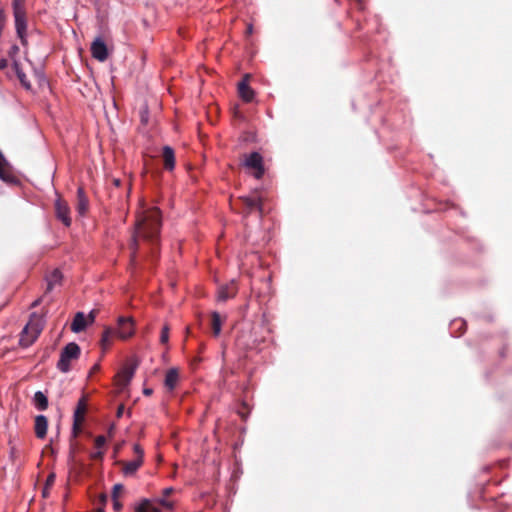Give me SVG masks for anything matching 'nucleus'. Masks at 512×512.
<instances>
[{
	"label": "nucleus",
	"instance_id": "obj_34",
	"mask_svg": "<svg viewBox=\"0 0 512 512\" xmlns=\"http://www.w3.org/2000/svg\"><path fill=\"white\" fill-rule=\"evenodd\" d=\"M134 452L136 453L137 457H141V460L143 461L144 452L138 444L134 445Z\"/></svg>",
	"mask_w": 512,
	"mask_h": 512
},
{
	"label": "nucleus",
	"instance_id": "obj_28",
	"mask_svg": "<svg viewBox=\"0 0 512 512\" xmlns=\"http://www.w3.org/2000/svg\"><path fill=\"white\" fill-rule=\"evenodd\" d=\"M237 413L243 420H246V418L248 417V415L250 413V408L246 403L243 402L241 404V407L238 409Z\"/></svg>",
	"mask_w": 512,
	"mask_h": 512
},
{
	"label": "nucleus",
	"instance_id": "obj_18",
	"mask_svg": "<svg viewBox=\"0 0 512 512\" xmlns=\"http://www.w3.org/2000/svg\"><path fill=\"white\" fill-rule=\"evenodd\" d=\"M179 381V371L171 368L166 372L164 385L169 391H173Z\"/></svg>",
	"mask_w": 512,
	"mask_h": 512
},
{
	"label": "nucleus",
	"instance_id": "obj_33",
	"mask_svg": "<svg viewBox=\"0 0 512 512\" xmlns=\"http://www.w3.org/2000/svg\"><path fill=\"white\" fill-rule=\"evenodd\" d=\"M113 500V509L115 512H120L123 505L118 499H112Z\"/></svg>",
	"mask_w": 512,
	"mask_h": 512
},
{
	"label": "nucleus",
	"instance_id": "obj_6",
	"mask_svg": "<svg viewBox=\"0 0 512 512\" xmlns=\"http://www.w3.org/2000/svg\"><path fill=\"white\" fill-rule=\"evenodd\" d=\"M244 165L247 168L254 170L253 175L256 179H261L265 174L263 157L258 152H252L249 154L245 159Z\"/></svg>",
	"mask_w": 512,
	"mask_h": 512
},
{
	"label": "nucleus",
	"instance_id": "obj_3",
	"mask_svg": "<svg viewBox=\"0 0 512 512\" xmlns=\"http://www.w3.org/2000/svg\"><path fill=\"white\" fill-rule=\"evenodd\" d=\"M80 354L81 349L77 343H68L60 352V358L56 365L57 369L62 373L69 372L72 363L79 359Z\"/></svg>",
	"mask_w": 512,
	"mask_h": 512
},
{
	"label": "nucleus",
	"instance_id": "obj_47",
	"mask_svg": "<svg viewBox=\"0 0 512 512\" xmlns=\"http://www.w3.org/2000/svg\"><path fill=\"white\" fill-rule=\"evenodd\" d=\"M97 512H104V510L101 508V509H99Z\"/></svg>",
	"mask_w": 512,
	"mask_h": 512
},
{
	"label": "nucleus",
	"instance_id": "obj_25",
	"mask_svg": "<svg viewBox=\"0 0 512 512\" xmlns=\"http://www.w3.org/2000/svg\"><path fill=\"white\" fill-rule=\"evenodd\" d=\"M11 175L9 172L7 161L5 160L4 156L0 152V178L8 181L10 179Z\"/></svg>",
	"mask_w": 512,
	"mask_h": 512
},
{
	"label": "nucleus",
	"instance_id": "obj_17",
	"mask_svg": "<svg viewBox=\"0 0 512 512\" xmlns=\"http://www.w3.org/2000/svg\"><path fill=\"white\" fill-rule=\"evenodd\" d=\"M89 208V201L85 194V191L82 187H79L77 190V212L83 216L86 214Z\"/></svg>",
	"mask_w": 512,
	"mask_h": 512
},
{
	"label": "nucleus",
	"instance_id": "obj_13",
	"mask_svg": "<svg viewBox=\"0 0 512 512\" xmlns=\"http://www.w3.org/2000/svg\"><path fill=\"white\" fill-rule=\"evenodd\" d=\"M48 419L44 415H38L35 417L34 430L35 435L39 439H44L47 434Z\"/></svg>",
	"mask_w": 512,
	"mask_h": 512
},
{
	"label": "nucleus",
	"instance_id": "obj_36",
	"mask_svg": "<svg viewBox=\"0 0 512 512\" xmlns=\"http://www.w3.org/2000/svg\"><path fill=\"white\" fill-rule=\"evenodd\" d=\"M147 121H148V111H147V109H144L141 111V122L143 124H146Z\"/></svg>",
	"mask_w": 512,
	"mask_h": 512
},
{
	"label": "nucleus",
	"instance_id": "obj_31",
	"mask_svg": "<svg viewBox=\"0 0 512 512\" xmlns=\"http://www.w3.org/2000/svg\"><path fill=\"white\" fill-rule=\"evenodd\" d=\"M54 482H55V474L51 473V474L48 475V477L46 479L45 486L51 488L53 486Z\"/></svg>",
	"mask_w": 512,
	"mask_h": 512
},
{
	"label": "nucleus",
	"instance_id": "obj_16",
	"mask_svg": "<svg viewBox=\"0 0 512 512\" xmlns=\"http://www.w3.org/2000/svg\"><path fill=\"white\" fill-rule=\"evenodd\" d=\"M134 374V368L133 367H125L121 371L117 373L115 376L116 384L120 386L121 388L125 387L130 380L132 379Z\"/></svg>",
	"mask_w": 512,
	"mask_h": 512
},
{
	"label": "nucleus",
	"instance_id": "obj_20",
	"mask_svg": "<svg viewBox=\"0 0 512 512\" xmlns=\"http://www.w3.org/2000/svg\"><path fill=\"white\" fill-rule=\"evenodd\" d=\"M135 512H161L149 499H143L135 506Z\"/></svg>",
	"mask_w": 512,
	"mask_h": 512
},
{
	"label": "nucleus",
	"instance_id": "obj_26",
	"mask_svg": "<svg viewBox=\"0 0 512 512\" xmlns=\"http://www.w3.org/2000/svg\"><path fill=\"white\" fill-rule=\"evenodd\" d=\"M84 420L73 418L72 435L74 438L78 437L81 433V426Z\"/></svg>",
	"mask_w": 512,
	"mask_h": 512
},
{
	"label": "nucleus",
	"instance_id": "obj_45",
	"mask_svg": "<svg viewBox=\"0 0 512 512\" xmlns=\"http://www.w3.org/2000/svg\"><path fill=\"white\" fill-rule=\"evenodd\" d=\"M252 30H253L252 25H248V26H247V30H246L247 34H251V33H252Z\"/></svg>",
	"mask_w": 512,
	"mask_h": 512
},
{
	"label": "nucleus",
	"instance_id": "obj_5",
	"mask_svg": "<svg viewBox=\"0 0 512 512\" xmlns=\"http://www.w3.org/2000/svg\"><path fill=\"white\" fill-rule=\"evenodd\" d=\"M13 14L15 18V27L21 42L24 44L25 33H26V14L23 7V0H14L13 2Z\"/></svg>",
	"mask_w": 512,
	"mask_h": 512
},
{
	"label": "nucleus",
	"instance_id": "obj_29",
	"mask_svg": "<svg viewBox=\"0 0 512 512\" xmlns=\"http://www.w3.org/2000/svg\"><path fill=\"white\" fill-rule=\"evenodd\" d=\"M124 486L122 484H115L112 490V499H118L119 495L123 492Z\"/></svg>",
	"mask_w": 512,
	"mask_h": 512
},
{
	"label": "nucleus",
	"instance_id": "obj_7",
	"mask_svg": "<svg viewBox=\"0 0 512 512\" xmlns=\"http://www.w3.org/2000/svg\"><path fill=\"white\" fill-rule=\"evenodd\" d=\"M55 214L57 219H59L66 227L71 225L70 208L68 203L61 197H58L55 202Z\"/></svg>",
	"mask_w": 512,
	"mask_h": 512
},
{
	"label": "nucleus",
	"instance_id": "obj_46",
	"mask_svg": "<svg viewBox=\"0 0 512 512\" xmlns=\"http://www.w3.org/2000/svg\"><path fill=\"white\" fill-rule=\"evenodd\" d=\"M144 393H145L146 395H150V394L152 393V390H151V389H145V390H144Z\"/></svg>",
	"mask_w": 512,
	"mask_h": 512
},
{
	"label": "nucleus",
	"instance_id": "obj_22",
	"mask_svg": "<svg viewBox=\"0 0 512 512\" xmlns=\"http://www.w3.org/2000/svg\"><path fill=\"white\" fill-rule=\"evenodd\" d=\"M86 411H87L86 398L81 397L77 403L76 408H75L73 418L84 420Z\"/></svg>",
	"mask_w": 512,
	"mask_h": 512
},
{
	"label": "nucleus",
	"instance_id": "obj_8",
	"mask_svg": "<svg viewBox=\"0 0 512 512\" xmlns=\"http://www.w3.org/2000/svg\"><path fill=\"white\" fill-rule=\"evenodd\" d=\"M117 334L122 339H127L134 334V320L132 317H119Z\"/></svg>",
	"mask_w": 512,
	"mask_h": 512
},
{
	"label": "nucleus",
	"instance_id": "obj_23",
	"mask_svg": "<svg viewBox=\"0 0 512 512\" xmlns=\"http://www.w3.org/2000/svg\"><path fill=\"white\" fill-rule=\"evenodd\" d=\"M222 318L218 312H213L211 315V327L214 336H218L221 332Z\"/></svg>",
	"mask_w": 512,
	"mask_h": 512
},
{
	"label": "nucleus",
	"instance_id": "obj_43",
	"mask_svg": "<svg viewBox=\"0 0 512 512\" xmlns=\"http://www.w3.org/2000/svg\"><path fill=\"white\" fill-rule=\"evenodd\" d=\"M49 489H50V487H47V486L44 487V489L42 491L43 497H48Z\"/></svg>",
	"mask_w": 512,
	"mask_h": 512
},
{
	"label": "nucleus",
	"instance_id": "obj_4",
	"mask_svg": "<svg viewBox=\"0 0 512 512\" xmlns=\"http://www.w3.org/2000/svg\"><path fill=\"white\" fill-rule=\"evenodd\" d=\"M238 201L241 203L240 212L247 217L254 211H258L259 215H263V203L260 193L255 190L250 195L240 196Z\"/></svg>",
	"mask_w": 512,
	"mask_h": 512
},
{
	"label": "nucleus",
	"instance_id": "obj_10",
	"mask_svg": "<svg viewBox=\"0 0 512 512\" xmlns=\"http://www.w3.org/2000/svg\"><path fill=\"white\" fill-rule=\"evenodd\" d=\"M251 76L246 74L243 79L238 83V93L241 99L245 102H251L254 98V91L249 85Z\"/></svg>",
	"mask_w": 512,
	"mask_h": 512
},
{
	"label": "nucleus",
	"instance_id": "obj_35",
	"mask_svg": "<svg viewBox=\"0 0 512 512\" xmlns=\"http://www.w3.org/2000/svg\"><path fill=\"white\" fill-rule=\"evenodd\" d=\"M159 503H160L163 507L168 508V509H172V507H173V503H172V502H170V501H168V500H166L165 498H162V499L159 501Z\"/></svg>",
	"mask_w": 512,
	"mask_h": 512
},
{
	"label": "nucleus",
	"instance_id": "obj_15",
	"mask_svg": "<svg viewBox=\"0 0 512 512\" xmlns=\"http://www.w3.org/2000/svg\"><path fill=\"white\" fill-rule=\"evenodd\" d=\"M88 326V321L83 312H77L73 318L71 323V331L74 333H80L86 329Z\"/></svg>",
	"mask_w": 512,
	"mask_h": 512
},
{
	"label": "nucleus",
	"instance_id": "obj_41",
	"mask_svg": "<svg viewBox=\"0 0 512 512\" xmlns=\"http://www.w3.org/2000/svg\"><path fill=\"white\" fill-rule=\"evenodd\" d=\"M6 67H7V60L6 59H1L0 60V70H3Z\"/></svg>",
	"mask_w": 512,
	"mask_h": 512
},
{
	"label": "nucleus",
	"instance_id": "obj_27",
	"mask_svg": "<svg viewBox=\"0 0 512 512\" xmlns=\"http://www.w3.org/2000/svg\"><path fill=\"white\" fill-rule=\"evenodd\" d=\"M169 333H170V327L168 324H165L162 327L161 335H160V342L162 344H167L169 341Z\"/></svg>",
	"mask_w": 512,
	"mask_h": 512
},
{
	"label": "nucleus",
	"instance_id": "obj_9",
	"mask_svg": "<svg viewBox=\"0 0 512 512\" xmlns=\"http://www.w3.org/2000/svg\"><path fill=\"white\" fill-rule=\"evenodd\" d=\"M92 57L100 62H104L108 58V49L105 42L101 38H96L90 48Z\"/></svg>",
	"mask_w": 512,
	"mask_h": 512
},
{
	"label": "nucleus",
	"instance_id": "obj_1",
	"mask_svg": "<svg viewBox=\"0 0 512 512\" xmlns=\"http://www.w3.org/2000/svg\"><path fill=\"white\" fill-rule=\"evenodd\" d=\"M161 225V212L156 207L144 209L137 215L135 231L129 244V248L131 250V262H135L136 260V254L139 249V238H142L152 245L151 257L154 258L156 256L157 251L155 250L154 245L158 242Z\"/></svg>",
	"mask_w": 512,
	"mask_h": 512
},
{
	"label": "nucleus",
	"instance_id": "obj_38",
	"mask_svg": "<svg viewBox=\"0 0 512 512\" xmlns=\"http://www.w3.org/2000/svg\"><path fill=\"white\" fill-rule=\"evenodd\" d=\"M103 454L104 453L102 451H97V452L91 454V458L94 459V460L102 459Z\"/></svg>",
	"mask_w": 512,
	"mask_h": 512
},
{
	"label": "nucleus",
	"instance_id": "obj_37",
	"mask_svg": "<svg viewBox=\"0 0 512 512\" xmlns=\"http://www.w3.org/2000/svg\"><path fill=\"white\" fill-rule=\"evenodd\" d=\"M95 316H96V312L93 310L91 311L88 316L86 317L87 321H88V325L89 324H92L94 321H95Z\"/></svg>",
	"mask_w": 512,
	"mask_h": 512
},
{
	"label": "nucleus",
	"instance_id": "obj_2",
	"mask_svg": "<svg viewBox=\"0 0 512 512\" xmlns=\"http://www.w3.org/2000/svg\"><path fill=\"white\" fill-rule=\"evenodd\" d=\"M44 329L43 317L37 313L30 315L28 323L24 326L19 334V346L21 348L30 347L40 336Z\"/></svg>",
	"mask_w": 512,
	"mask_h": 512
},
{
	"label": "nucleus",
	"instance_id": "obj_21",
	"mask_svg": "<svg viewBox=\"0 0 512 512\" xmlns=\"http://www.w3.org/2000/svg\"><path fill=\"white\" fill-rule=\"evenodd\" d=\"M33 402H34L35 407L39 411H44V410H46L48 408V398L41 391H37L34 394Z\"/></svg>",
	"mask_w": 512,
	"mask_h": 512
},
{
	"label": "nucleus",
	"instance_id": "obj_24",
	"mask_svg": "<svg viewBox=\"0 0 512 512\" xmlns=\"http://www.w3.org/2000/svg\"><path fill=\"white\" fill-rule=\"evenodd\" d=\"M115 331L112 328H106L102 334L101 345L103 349H107L111 345V341Z\"/></svg>",
	"mask_w": 512,
	"mask_h": 512
},
{
	"label": "nucleus",
	"instance_id": "obj_19",
	"mask_svg": "<svg viewBox=\"0 0 512 512\" xmlns=\"http://www.w3.org/2000/svg\"><path fill=\"white\" fill-rule=\"evenodd\" d=\"M164 167L166 170H173L175 167V155L170 146H165L162 152Z\"/></svg>",
	"mask_w": 512,
	"mask_h": 512
},
{
	"label": "nucleus",
	"instance_id": "obj_40",
	"mask_svg": "<svg viewBox=\"0 0 512 512\" xmlns=\"http://www.w3.org/2000/svg\"><path fill=\"white\" fill-rule=\"evenodd\" d=\"M173 488L172 487H169V488H165L163 490V496L164 497H168L169 495H171L173 493Z\"/></svg>",
	"mask_w": 512,
	"mask_h": 512
},
{
	"label": "nucleus",
	"instance_id": "obj_39",
	"mask_svg": "<svg viewBox=\"0 0 512 512\" xmlns=\"http://www.w3.org/2000/svg\"><path fill=\"white\" fill-rule=\"evenodd\" d=\"M123 412H124V405H122V404H121V405L118 407L117 412H116V416H117V418L122 417Z\"/></svg>",
	"mask_w": 512,
	"mask_h": 512
},
{
	"label": "nucleus",
	"instance_id": "obj_11",
	"mask_svg": "<svg viewBox=\"0 0 512 512\" xmlns=\"http://www.w3.org/2000/svg\"><path fill=\"white\" fill-rule=\"evenodd\" d=\"M63 275L59 269H54L51 273L47 274L45 294L50 293L56 286H61Z\"/></svg>",
	"mask_w": 512,
	"mask_h": 512
},
{
	"label": "nucleus",
	"instance_id": "obj_12",
	"mask_svg": "<svg viewBox=\"0 0 512 512\" xmlns=\"http://www.w3.org/2000/svg\"><path fill=\"white\" fill-rule=\"evenodd\" d=\"M117 464L122 467V472L125 476H132L142 466L143 462L141 457H136V459L132 461L120 460Z\"/></svg>",
	"mask_w": 512,
	"mask_h": 512
},
{
	"label": "nucleus",
	"instance_id": "obj_42",
	"mask_svg": "<svg viewBox=\"0 0 512 512\" xmlns=\"http://www.w3.org/2000/svg\"><path fill=\"white\" fill-rule=\"evenodd\" d=\"M41 301H42V298H41V297H40V298H38V299H36V300L31 304V307H32V308L37 307V306L41 303Z\"/></svg>",
	"mask_w": 512,
	"mask_h": 512
},
{
	"label": "nucleus",
	"instance_id": "obj_44",
	"mask_svg": "<svg viewBox=\"0 0 512 512\" xmlns=\"http://www.w3.org/2000/svg\"><path fill=\"white\" fill-rule=\"evenodd\" d=\"M100 369V365L99 364H95L92 369H91V373H95L97 372L98 370Z\"/></svg>",
	"mask_w": 512,
	"mask_h": 512
},
{
	"label": "nucleus",
	"instance_id": "obj_30",
	"mask_svg": "<svg viewBox=\"0 0 512 512\" xmlns=\"http://www.w3.org/2000/svg\"><path fill=\"white\" fill-rule=\"evenodd\" d=\"M105 443H106V438L104 436L100 435L95 438V447L97 449L102 448L105 445Z\"/></svg>",
	"mask_w": 512,
	"mask_h": 512
},
{
	"label": "nucleus",
	"instance_id": "obj_32",
	"mask_svg": "<svg viewBox=\"0 0 512 512\" xmlns=\"http://www.w3.org/2000/svg\"><path fill=\"white\" fill-rule=\"evenodd\" d=\"M18 78L23 86L26 88L30 87V84L26 81V76L23 73L18 72Z\"/></svg>",
	"mask_w": 512,
	"mask_h": 512
},
{
	"label": "nucleus",
	"instance_id": "obj_14",
	"mask_svg": "<svg viewBox=\"0 0 512 512\" xmlns=\"http://www.w3.org/2000/svg\"><path fill=\"white\" fill-rule=\"evenodd\" d=\"M237 294V286L232 281L229 284L223 285L218 290V300L220 301H226L228 299H231L235 297Z\"/></svg>",
	"mask_w": 512,
	"mask_h": 512
}]
</instances>
